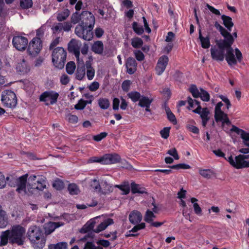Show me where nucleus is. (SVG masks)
Masks as SVG:
<instances>
[{
  "mask_svg": "<svg viewBox=\"0 0 249 249\" xmlns=\"http://www.w3.org/2000/svg\"><path fill=\"white\" fill-rule=\"evenodd\" d=\"M26 230L19 225H14L11 230L2 231L0 236V246H6L8 241L11 244L22 246L25 239Z\"/></svg>",
  "mask_w": 249,
  "mask_h": 249,
  "instance_id": "obj_1",
  "label": "nucleus"
},
{
  "mask_svg": "<svg viewBox=\"0 0 249 249\" xmlns=\"http://www.w3.org/2000/svg\"><path fill=\"white\" fill-rule=\"evenodd\" d=\"M89 14V19L82 20L75 28V34L85 40L90 41L93 37L92 32L95 24V18L91 13H84Z\"/></svg>",
  "mask_w": 249,
  "mask_h": 249,
  "instance_id": "obj_2",
  "label": "nucleus"
},
{
  "mask_svg": "<svg viewBox=\"0 0 249 249\" xmlns=\"http://www.w3.org/2000/svg\"><path fill=\"white\" fill-rule=\"evenodd\" d=\"M229 39L216 40L217 48L212 47L211 48V57L217 61H222L225 58V52L227 48L230 46Z\"/></svg>",
  "mask_w": 249,
  "mask_h": 249,
  "instance_id": "obj_3",
  "label": "nucleus"
},
{
  "mask_svg": "<svg viewBox=\"0 0 249 249\" xmlns=\"http://www.w3.org/2000/svg\"><path fill=\"white\" fill-rule=\"evenodd\" d=\"M28 237L36 249H42L45 243L43 234L41 229L38 227H33L29 228Z\"/></svg>",
  "mask_w": 249,
  "mask_h": 249,
  "instance_id": "obj_4",
  "label": "nucleus"
},
{
  "mask_svg": "<svg viewBox=\"0 0 249 249\" xmlns=\"http://www.w3.org/2000/svg\"><path fill=\"white\" fill-rule=\"evenodd\" d=\"M67 55V52L63 48L58 47L54 48L52 53L53 65L60 69L63 68L66 63Z\"/></svg>",
  "mask_w": 249,
  "mask_h": 249,
  "instance_id": "obj_5",
  "label": "nucleus"
},
{
  "mask_svg": "<svg viewBox=\"0 0 249 249\" xmlns=\"http://www.w3.org/2000/svg\"><path fill=\"white\" fill-rule=\"evenodd\" d=\"M1 101L5 107L14 108L17 104V98L16 94L10 90H5L2 92Z\"/></svg>",
  "mask_w": 249,
  "mask_h": 249,
  "instance_id": "obj_6",
  "label": "nucleus"
},
{
  "mask_svg": "<svg viewBox=\"0 0 249 249\" xmlns=\"http://www.w3.org/2000/svg\"><path fill=\"white\" fill-rule=\"evenodd\" d=\"M28 177L27 174L24 175L18 178H15L13 176L9 177L10 178L9 185L11 187L17 186V191L20 193L26 189L27 180Z\"/></svg>",
  "mask_w": 249,
  "mask_h": 249,
  "instance_id": "obj_7",
  "label": "nucleus"
},
{
  "mask_svg": "<svg viewBox=\"0 0 249 249\" xmlns=\"http://www.w3.org/2000/svg\"><path fill=\"white\" fill-rule=\"evenodd\" d=\"M59 94L53 90L43 92L39 96V100L44 103L46 106L53 105L57 103Z\"/></svg>",
  "mask_w": 249,
  "mask_h": 249,
  "instance_id": "obj_8",
  "label": "nucleus"
},
{
  "mask_svg": "<svg viewBox=\"0 0 249 249\" xmlns=\"http://www.w3.org/2000/svg\"><path fill=\"white\" fill-rule=\"evenodd\" d=\"M42 48V42L39 37H34L29 43L27 52L29 55L35 57L40 53Z\"/></svg>",
  "mask_w": 249,
  "mask_h": 249,
  "instance_id": "obj_9",
  "label": "nucleus"
},
{
  "mask_svg": "<svg viewBox=\"0 0 249 249\" xmlns=\"http://www.w3.org/2000/svg\"><path fill=\"white\" fill-rule=\"evenodd\" d=\"M223 106L221 102L217 104L215 107V114L214 117L216 122H222V124H226L227 125H230L231 122L229 118L226 114L221 110V107Z\"/></svg>",
  "mask_w": 249,
  "mask_h": 249,
  "instance_id": "obj_10",
  "label": "nucleus"
},
{
  "mask_svg": "<svg viewBox=\"0 0 249 249\" xmlns=\"http://www.w3.org/2000/svg\"><path fill=\"white\" fill-rule=\"evenodd\" d=\"M28 43V39L23 36H15L12 39L13 46L18 51H23L25 50L27 47Z\"/></svg>",
  "mask_w": 249,
  "mask_h": 249,
  "instance_id": "obj_11",
  "label": "nucleus"
},
{
  "mask_svg": "<svg viewBox=\"0 0 249 249\" xmlns=\"http://www.w3.org/2000/svg\"><path fill=\"white\" fill-rule=\"evenodd\" d=\"M234 41V38L230 39L229 42L230 43V46L227 47L226 49V53L225 54V57L228 64L230 66L235 65L237 64V60L235 57V55L233 53V49L231 47Z\"/></svg>",
  "mask_w": 249,
  "mask_h": 249,
  "instance_id": "obj_12",
  "label": "nucleus"
},
{
  "mask_svg": "<svg viewBox=\"0 0 249 249\" xmlns=\"http://www.w3.org/2000/svg\"><path fill=\"white\" fill-rule=\"evenodd\" d=\"M249 155L240 154L235 157V168L242 169L249 167Z\"/></svg>",
  "mask_w": 249,
  "mask_h": 249,
  "instance_id": "obj_13",
  "label": "nucleus"
},
{
  "mask_svg": "<svg viewBox=\"0 0 249 249\" xmlns=\"http://www.w3.org/2000/svg\"><path fill=\"white\" fill-rule=\"evenodd\" d=\"M169 61L168 57L163 55L160 56L157 62L155 70L158 75H160L164 71Z\"/></svg>",
  "mask_w": 249,
  "mask_h": 249,
  "instance_id": "obj_14",
  "label": "nucleus"
},
{
  "mask_svg": "<svg viewBox=\"0 0 249 249\" xmlns=\"http://www.w3.org/2000/svg\"><path fill=\"white\" fill-rule=\"evenodd\" d=\"M68 50L70 53H73L77 60L79 59L80 56V45L78 42L72 39L68 43Z\"/></svg>",
  "mask_w": 249,
  "mask_h": 249,
  "instance_id": "obj_15",
  "label": "nucleus"
},
{
  "mask_svg": "<svg viewBox=\"0 0 249 249\" xmlns=\"http://www.w3.org/2000/svg\"><path fill=\"white\" fill-rule=\"evenodd\" d=\"M86 12L91 13L90 12L88 11H84L81 13V14H79V13L77 11L73 13L71 16V22L73 24H75L78 23L79 21L81 22L83 19H89V14H86L84 13Z\"/></svg>",
  "mask_w": 249,
  "mask_h": 249,
  "instance_id": "obj_16",
  "label": "nucleus"
},
{
  "mask_svg": "<svg viewBox=\"0 0 249 249\" xmlns=\"http://www.w3.org/2000/svg\"><path fill=\"white\" fill-rule=\"evenodd\" d=\"M103 164H111L119 162L121 157L116 153L107 154L103 156Z\"/></svg>",
  "mask_w": 249,
  "mask_h": 249,
  "instance_id": "obj_17",
  "label": "nucleus"
},
{
  "mask_svg": "<svg viewBox=\"0 0 249 249\" xmlns=\"http://www.w3.org/2000/svg\"><path fill=\"white\" fill-rule=\"evenodd\" d=\"M64 225L62 222H49L44 225V233L46 235L51 234L54 230Z\"/></svg>",
  "mask_w": 249,
  "mask_h": 249,
  "instance_id": "obj_18",
  "label": "nucleus"
},
{
  "mask_svg": "<svg viewBox=\"0 0 249 249\" xmlns=\"http://www.w3.org/2000/svg\"><path fill=\"white\" fill-rule=\"evenodd\" d=\"M125 65L128 73L133 74L136 71L137 63L134 58L128 57L126 61Z\"/></svg>",
  "mask_w": 249,
  "mask_h": 249,
  "instance_id": "obj_19",
  "label": "nucleus"
},
{
  "mask_svg": "<svg viewBox=\"0 0 249 249\" xmlns=\"http://www.w3.org/2000/svg\"><path fill=\"white\" fill-rule=\"evenodd\" d=\"M142 213L137 210L132 211L129 215V220L133 224L139 223L142 221Z\"/></svg>",
  "mask_w": 249,
  "mask_h": 249,
  "instance_id": "obj_20",
  "label": "nucleus"
},
{
  "mask_svg": "<svg viewBox=\"0 0 249 249\" xmlns=\"http://www.w3.org/2000/svg\"><path fill=\"white\" fill-rule=\"evenodd\" d=\"M16 69L17 71L19 72L20 75H24L30 71V66L24 59H23L21 62L18 63Z\"/></svg>",
  "mask_w": 249,
  "mask_h": 249,
  "instance_id": "obj_21",
  "label": "nucleus"
},
{
  "mask_svg": "<svg viewBox=\"0 0 249 249\" xmlns=\"http://www.w3.org/2000/svg\"><path fill=\"white\" fill-rule=\"evenodd\" d=\"M214 25L215 28L219 31L221 36L224 38V39H230L233 38L232 35L222 27L217 21L214 22Z\"/></svg>",
  "mask_w": 249,
  "mask_h": 249,
  "instance_id": "obj_22",
  "label": "nucleus"
},
{
  "mask_svg": "<svg viewBox=\"0 0 249 249\" xmlns=\"http://www.w3.org/2000/svg\"><path fill=\"white\" fill-rule=\"evenodd\" d=\"M221 19L223 20V24L227 29V31L230 33L231 31V29L234 25L232 21V18L229 16L222 15L221 17Z\"/></svg>",
  "mask_w": 249,
  "mask_h": 249,
  "instance_id": "obj_23",
  "label": "nucleus"
},
{
  "mask_svg": "<svg viewBox=\"0 0 249 249\" xmlns=\"http://www.w3.org/2000/svg\"><path fill=\"white\" fill-rule=\"evenodd\" d=\"M91 50L95 53L102 54L104 50V44L102 41H95L91 46Z\"/></svg>",
  "mask_w": 249,
  "mask_h": 249,
  "instance_id": "obj_24",
  "label": "nucleus"
},
{
  "mask_svg": "<svg viewBox=\"0 0 249 249\" xmlns=\"http://www.w3.org/2000/svg\"><path fill=\"white\" fill-rule=\"evenodd\" d=\"M113 223V220L111 218H107L100 223L97 227L93 230V231L96 233H99L104 230L108 225Z\"/></svg>",
  "mask_w": 249,
  "mask_h": 249,
  "instance_id": "obj_25",
  "label": "nucleus"
},
{
  "mask_svg": "<svg viewBox=\"0 0 249 249\" xmlns=\"http://www.w3.org/2000/svg\"><path fill=\"white\" fill-rule=\"evenodd\" d=\"M199 39L201 42V47L204 49H208L211 46L210 38L209 36L204 37L202 35L201 31H199Z\"/></svg>",
  "mask_w": 249,
  "mask_h": 249,
  "instance_id": "obj_26",
  "label": "nucleus"
},
{
  "mask_svg": "<svg viewBox=\"0 0 249 249\" xmlns=\"http://www.w3.org/2000/svg\"><path fill=\"white\" fill-rule=\"evenodd\" d=\"M187 102L189 106L191 108H194L195 107V105H197V107L194 110V112L195 113H197L198 114H201L202 109L200 106V103L198 101L196 100H195V103L194 100L190 97H188Z\"/></svg>",
  "mask_w": 249,
  "mask_h": 249,
  "instance_id": "obj_27",
  "label": "nucleus"
},
{
  "mask_svg": "<svg viewBox=\"0 0 249 249\" xmlns=\"http://www.w3.org/2000/svg\"><path fill=\"white\" fill-rule=\"evenodd\" d=\"M70 14V10L68 9H65L63 11L57 14L56 19L59 22L63 21L69 17Z\"/></svg>",
  "mask_w": 249,
  "mask_h": 249,
  "instance_id": "obj_28",
  "label": "nucleus"
},
{
  "mask_svg": "<svg viewBox=\"0 0 249 249\" xmlns=\"http://www.w3.org/2000/svg\"><path fill=\"white\" fill-rule=\"evenodd\" d=\"M209 114V112L207 108H202L200 116L202 121V125L204 127L206 126L207 122L209 119V117L208 116Z\"/></svg>",
  "mask_w": 249,
  "mask_h": 249,
  "instance_id": "obj_29",
  "label": "nucleus"
},
{
  "mask_svg": "<svg viewBox=\"0 0 249 249\" xmlns=\"http://www.w3.org/2000/svg\"><path fill=\"white\" fill-rule=\"evenodd\" d=\"M95 222L92 221L90 222H88L84 227L81 229L80 232L81 233H85L91 231H93L94 227Z\"/></svg>",
  "mask_w": 249,
  "mask_h": 249,
  "instance_id": "obj_30",
  "label": "nucleus"
},
{
  "mask_svg": "<svg viewBox=\"0 0 249 249\" xmlns=\"http://www.w3.org/2000/svg\"><path fill=\"white\" fill-rule=\"evenodd\" d=\"M48 249H68V244L62 242L56 244H51L49 246Z\"/></svg>",
  "mask_w": 249,
  "mask_h": 249,
  "instance_id": "obj_31",
  "label": "nucleus"
},
{
  "mask_svg": "<svg viewBox=\"0 0 249 249\" xmlns=\"http://www.w3.org/2000/svg\"><path fill=\"white\" fill-rule=\"evenodd\" d=\"M86 74V68L84 65L81 66L78 65L76 71L75 78H84Z\"/></svg>",
  "mask_w": 249,
  "mask_h": 249,
  "instance_id": "obj_32",
  "label": "nucleus"
},
{
  "mask_svg": "<svg viewBox=\"0 0 249 249\" xmlns=\"http://www.w3.org/2000/svg\"><path fill=\"white\" fill-rule=\"evenodd\" d=\"M131 188L133 194H143L145 192L143 188H141L139 184L135 183L134 182L131 183Z\"/></svg>",
  "mask_w": 249,
  "mask_h": 249,
  "instance_id": "obj_33",
  "label": "nucleus"
},
{
  "mask_svg": "<svg viewBox=\"0 0 249 249\" xmlns=\"http://www.w3.org/2000/svg\"><path fill=\"white\" fill-rule=\"evenodd\" d=\"M142 40L138 37H136L132 39L131 45L134 48L138 49L141 48L143 45Z\"/></svg>",
  "mask_w": 249,
  "mask_h": 249,
  "instance_id": "obj_34",
  "label": "nucleus"
},
{
  "mask_svg": "<svg viewBox=\"0 0 249 249\" xmlns=\"http://www.w3.org/2000/svg\"><path fill=\"white\" fill-rule=\"evenodd\" d=\"M152 101V99H150L147 97L142 96L139 100V105L141 107H144L147 105H150Z\"/></svg>",
  "mask_w": 249,
  "mask_h": 249,
  "instance_id": "obj_35",
  "label": "nucleus"
},
{
  "mask_svg": "<svg viewBox=\"0 0 249 249\" xmlns=\"http://www.w3.org/2000/svg\"><path fill=\"white\" fill-rule=\"evenodd\" d=\"M76 69L75 63L73 61L69 62L66 66L67 72L69 74H72L74 72Z\"/></svg>",
  "mask_w": 249,
  "mask_h": 249,
  "instance_id": "obj_36",
  "label": "nucleus"
},
{
  "mask_svg": "<svg viewBox=\"0 0 249 249\" xmlns=\"http://www.w3.org/2000/svg\"><path fill=\"white\" fill-rule=\"evenodd\" d=\"M199 174L204 178L209 179L213 174V172L210 169H199Z\"/></svg>",
  "mask_w": 249,
  "mask_h": 249,
  "instance_id": "obj_37",
  "label": "nucleus"
},
{
  "mask_svg": "<svg viewBox=\"0 0 249 249\" xmlns=\"http://www.w3.org/2000/svg\"><path fill=\"white\" fill-rule=\"evenodd\" d=\"M33 2L32 0H20V6L23 9H28L33 6Z\"/></svg>",
  "mask_w": 249,
  "mask_h": 249,
  "instance_id": "obj_38",
  "label": "nucleus"
},
{
  "mask_svg": "<svg viewBox=\"0 0 249 249\" xmlns=\"http://www.w3.org/2000/svg\"><path fill=\"white\" fill-rule=\"evenodd\" d=\"M132 25L133 31L137 35H141L144 32L143 27L142 26H139L137 22H133Z\"/></svg>",
  "mask_w": 249,
  "mask_h": 249,
  "instance_id": "obj_39",
  "label": "nucleus"
},
{
  "mask_svg": "<svg viewBox=\"0 0 249 249\" xmlns=\"http://www.w3.org/2000/svg\"><path fill=\"white\" fill-rule=\"evenodd\" d=\"M98 104L101 108L105 109L108 108L110 105V103L108 99L101 98L98 100Z\"/></svg>",
  "mask_w": 249,
  "mask_h": 249,
  "instance_id": "obj_40",
  "label": "nucleus"
},
{
  "mask_svg": "<svg viewBox=\"0 0 249 249\" xmlns=\"http://www.w3.org/2000/svg\"><path fill=\"white\" fill-rule=\"evenodd\" d=\"M68 191L71 195H77L79 193V190L77 185L74 183L70 184L68 187Z\"/></svg>",
  "mask_w": 249,
  "mask_h": 249,
  "instance_id": "obj_41",
  "label": "nucleus"
},
{
  "mask_svg": "<svg viewBox=\"0 0 249 249\" xmlns=\"http://www.w3.org/2000/svg\"><path fill=\"white\" fill-rule=\"evenodd\" d=\"M127 95L134 102L139 101L141 97L140 93L137 91L129 92Z\"/></svg>",
  "mask_w": 249,
  "mask_h": 249,
  "instance_id": "obj_42",
  "label": "nucleus"
},
{
  "mask_svg": "<svg viewBox=\"0 0 249 249\" xmlns=\"http://www.w3.org/2000/svg\"><path fill=\"white\" fill-rule=\"evenodd\" d=\"M8 224V218L6 212L0 215V228H5Z\"/></svg>",
  "mask_w": 249,
  "mask_h": 249,
  "instance_id": "obj_43",
  "label": "nucleus"
},
{
  "mask_svg": "<svg viewBox=\"0 0 249 249\" xmlns=\"http://www.w3.org/2000/svg\"><path fill=\"white\" fill-rule=\"evenodd\" d=\"M63 22H58L54 24L52 30L54 33H61L63 31Z\"/></svg>",
  "mask_w": 249,
  "mask_h": 249,
  "instance_id": "obj_44",
  "label": "nucleus"
},
{
  "mask_svg": "<svg viewBox=\"0 0 249 249\" xmlns=\"http://www.w3.org/2000/svg\"><path fill=\"white\" fill-rule=\"evenodd\" d=\"M10 179L9 177L5 178L4 175L0 172V189L4 188L6 185V181H8Z\"/></svg>",
  "mask_w": 249,
  "mask_h": 249,
  "instance_id": "obj_45",
  "label": "nucleus"
},
{
  "mask_svg": "<svg viewBox=\"0 0 249 249\" xmlns=\"http://www.w3.org/2000/svg\"><path fill=\"white\" fill-rule=\"evenodd\" d=\"M53 186L57 190H61L64 188V184L61 180L57 179L53 183Z\"/></svg>",
  "mask_w": 249,
  "mask_h": 249,
  "instance_id": "obj_46",
  "label": "nucleus"
},
{
  "mask_svg": "<svg viewBox=\"0 0 249 249\" xmlns=\"http://www.w3.org/2000/svg\"><path fill=\"white\" fill-rule=\"evenodd\" d=\"M155 217V215L152 211L147 210L144 216V220L148 223H151L153 221V218Z\"/></svg>",
  "mask_w": 249,
  "mask_h": 249,
  "instance_id": "obj_47",
  "label": "nucleus"
},
{
  "mask_svg": "<svg viewBox=\"0 0 249 249\" xmlns=\"http://www.w3.org/2000/svg\"><path fill=\"white\" fill-rule=\"evenodd\" d=\"M88 104V101L84 100L83 99H80L78 101V102L74 106V108L77 110L83 109Z\"/></svg>",
  "mask_w": 249,
  "mask_h": 249,
  "instance_id": "obj_48",
  "label": "nucleus"
},
{
  "mask_svg": "<svg viewBox=\"0 0 249 249\" xmlns=\"http://www.w3.org/2000/svg\"><path fill=\"white\" fill-rule=\"evenodd\" d=\"M168 167L170 168L171 169H190L191 168L190 166H189L188 164H184V163H180L177 165H174L172 166H169Z\"/></svg>",
  "mask_w": 249,
  "mask_h": 249,
  "instance_id": "obj_49",
  "label": "nucleus"
},
{
  "mask_svg": "<svg viewBox=\"0 0 249 249\" xmlns=\"http://www.w3.org/2000/svg\"><path fill=\"white\" fill-rule=\"evenodd\" d=\"M136 225L130 230L129 232H136L139 230L143 229L145 227V224L144 223H141L140 224H135Z\"/></svg>",
  "mask_w": 249,
  "mask_h": 249,
  "instance_id": "obj_50",
  "label": "nucleus"
},
{
  "mask_svg": "<svg viewBox=\"0 0 249 249\" xmlns=\"http://www.w3.org/2000/svg\"><path fill=\"white\" fill-rule=\"evenodd\" d=\"M67 120L71 124H76L78 122V118L75 115L69 114L67 116Z\"/></svg>",
  "mask_w": 249,
  "mask_h": 249,
  "instance_id": "obj_51",
  "label": "nucleus"
},
{
  "mask_svg": "<svg viewBox=\"0 0 249 249\" xmlns=\"http://www.w3.org/2000/svg\"><path fill=\"white\" fill-rule=\"evenodd\" d=\"M84 249H103L101 246H96L92 242H87Z\"/></svg>",
  "mask_w": 249,
  "mask_h": 249,
  "instance_id": "obj_52",
  "label": "nucleus"
},
{
  "mask_svg": "<svg viewBox=\"0 0 249 249\" xmlns=\"http://www.w3.org/2000/svg\"><path fill=\"white\" fill-rule=\"evenodd\" d=\"M134 53L135 57L138 61H142L144 59V55L140 50H135Z\"/></svg>",
  "mask_w": 249,
  "mask_h": 249,
  "instance_id": "obj_53",
  "label": "nucleus"
},
{
  "mask_svg": "<svg viewBox=\"0 0 249 249\" xmlns=\"http://www.w3.org/2000/svg\"><path fill=\"white\" fill-rule=\"evenodd\" d=\"M170 127H164L163 129H162L160 134L161 137L164 139H167L169 136Z\"/></svg>",
  "mask_w": 249,
  "mask_h": 249,
  "instance_id": "obj_54",
  "label": "nucleus"
},
{
  "mask_svg": "<svg viewBox=\"0 0 249 249\" xmlns=\"http://www.w3.org/2000/svg\"><path fill=\"white\" fill-rule=\"evenodd\" d=\"M107 135V132H102L98 135L93 136V139L96 142H99L106 138Z\"/></svg>",
  "mask_w": 249,
  "mask_h": 249,
  "instance_id": "obj_55",
  "label": "nucleus"
},
{
  "mask_svg": "<svg viewBox=\"0 0 249 249\" xmlns=\"http://www.w3.org/2000/svg\"><path fill=\"white\" fill-rule=\"evenodd\" d=\"M131 82L129 80H125L122 85V88L124 91L128 92L129 90Z\"/></svg>",
  "mask_w": 249,
  "mask_h": 249,
  "instance_id": "obj_56",
  "label": "nucleus"
},
{
  "mask_svg": "<svg viewBox=\"0 0 249 249\" xmlns=\"http://www.w3.org/2000/svg\"><path fill=\"white\" fill-rule=\"evenodd\" d=\"M103 156L101 157H92L90 158L89 160V162L92 163V162H99L103 163Z\"/></svg>",
  "mask_w": 249,
  "mask_h": 249,
  "instance_id": "obj_57",
  "label": "nucleus"
},
{
  "mask_svg": "<svg viewBox=\"0 0 249 249\" xmlns=\"http://www.w3.org/2000/svg\"><path fill=\"white\" fill-rule=\"evenodd\" d=\"M90 186L91 187V188L94 190H97L100 188V185L99 181L95 179H94L90 181Z\"/></svg>",
  "mask_w": 249,
  "mask_h": 249,
  "instance_id": "obj_58",
  "label": "nucleus"
},
{
  "mask_svg": "<svg viewBox=\"0 0 249 249\" xmlns=\"http://www.w3.org/2000/svg\"><path fill=\"white\" fill-rule=\"evenodd\" d=\"M63 26L64 31L69 32L71 30L72 27V24L70 21H65L63 22Z\"/></svg>",
  "mask_w": 249,
  "mask_h": 249,
  "instance_id": "obj_59",
  "label": "nucleus"
},
{
  "mask_svg": "<svg viewBox=\"0 0 249 249\" xmlns=\"http://www.w3.org/2000/svg\"><path fill=\"white\" fill-rule=\"evenodd\" d=\"M235 52L237 62L241 63L243 59V56L241 51L238 48H236L235 49Z\"/></svg>",
  "mask_w": 249,
  "mask_h": 249,
  "instance_id": "obj_60",
  "label": "nucleus"
},
{
  "mask_svg": "<svg viewBox=\"0 0 249 249\" xmlns=\"http://www.w3.org/2000/svg\"><path fill=\"white\" fill-rule=\"evenodd\" d=\"M187 129L195 134H198L199 133V129L196 126L192 125V124H188L187 126Z\"/></svg>",
  "mask_w": 249,
  "mask_h": 249,
  "instance_id": "obj_61",
  "label": "nucleus"
},
{
  "mask_svg": "<svg viewBox=\"0 0 249 249\" xmlns=\"http://www.w3.org/2000/svg\"><path fill=\"white\" fill-rule=\"evenodd\" d=\"M88 78H93L95 75V70L93 68L86 69Z\"/></svg>",
  "mask_w": 249,
  "mask_h": 249,
  "instance_id": "obj_62",
  "label": "nucleus"
},
{
  "mask_svg": "<svg viewBox=\"0 0 249 249\" xmlns=\"http://www.w3.org/2000/svg\"><path fill=\"white\" fill-rule=\"evenodd\" d=\"M104 33V30L100 28L97 27L95 29V35L96 37L99 38L102 37Z\"/></svg>",
  "mask_w": 249,
  "mask_h": 249,
  "instance_id": "obj_63",
  "label": "nucleus"
},
{
  "mask_svg": "<svg viewBox=\"0 0 249 249\" xmlns=\"http://www.w3.org/2000/svg\"><path fill=\"white\" fill-rule=\"evenodd\" d=\"M200 97L201 99L204 101H208L210 100L209 93L205 90H201Z\"/></svg>",
  "mask_w": 249,
  "mask_h": 249,
  "instance_id": "obj_64",
  "label": "nucleus"
}]
</instances>
